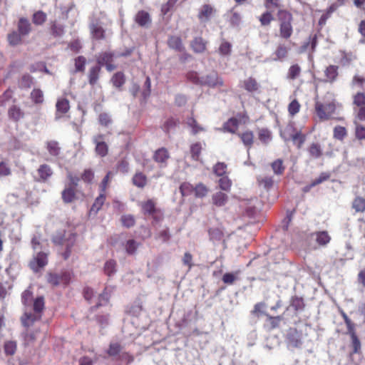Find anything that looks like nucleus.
Segmentation results:
<instances>
[{"label": "nucleus", "instance_id": "obj_42", "mask_svg": "<svg viewBox=\"0 0 365 365\" xmlns=\"http://www.w3.org/2000/svg\"><path fill=\"white\" fill-rule=\"evenodd\" d=\"M31 98L36 104H41L43 102V93L39 88L34 89L31 93Z\"/></svg>", "mask_w": 365, "mask_h": 365}, {"label": "nucleus", "instance_id": "obj_47", "mask_svg": "<svg viewBox=\"0 0 365 365\" xmlns=\"http://www.w3.org/2000/svg\"><path fill=\"white\" fill-rule=\"evenodd\" d=\"M208 188L202 183H198L194 187L195 196L197 197H203L208 193Z\"/></svg>", "mask_w": 365, "mask_h": 365}, {"label": "nucleus", "instance_id": "obj_32", "mask_svg": "<svg viewBox=\"0 0 365 365\" xmlns=\"http://www.w3.org/2000/svg\"><path fill=\"white\" fill-rule=\"evenodd\" d=\"M290 307L296 312L304 310L305 304L303 298L297 296L292 297L290 300Z\"/></svg>", "mask_w": 365, "mask_h": 365}, {"label": "nucleus", "instance_id": "obj_52", "mask_svg": "<svg viewBox=\"0 0 365 365\" xmlns=\"http://www.w3.org/2000/svg\"><path fill=\"white\" fill-rule=\"evenodd\" d=\"M151 81L149 76H147L143 84V88L141 93L143 100H146L150 95Z\"/></svg>", "mask_w": 365, "mask_h": 365}, {"label": "nucleus", "instance_id": "obj_23", "mask_svg": "<svg viewBox=\"0 0 365 365\" xmlns=\"http://www.w3.org/2000/svg\"><path fill=\"white\" fill-rule=\"evenodd\" d=\"M351 339V346L353 348L352 354H359L361 351V342L359 339L356 329L352 331H347Z\"/></svg>", "mask_w": 365, "mask_h": 365}, {"label": "nucleus", "instance_id": "obj_12", "mask_svg": "<svg viewBox=\"0 0 365 365\" xmlns=\"http://www.w3.org/2000/svg\"><path fill=\"white\" fill-rule=\"evenodd\" d=\"M264 315L266 317V324H264V327L268 330H273L278 328L281 322L284 319L281 315L273 317L267 313H264Z\"/></svg>", "mask_w": 365, "mask_h": 365}, {"label": "nucleus", "instance_id": "obj_26", "mask_svg": "<svg viewBox=\"0 0 365 365\" xmlns=\"http://www.w3.org/2000/svg\"><path fill=\"white\" fill-rule=\"evenodd\" d=\"M287 339L290 344L298 347L302 344L301 339L297 329H290L287 334Z\"/></svg>", "mask_w": 365, "mask_h": 365}, {"label": "nucleus", "instance_id": "obj_58", "mask_svg": "<svg viewBox=\"0 0 365 365\" xmlns=\"http://www.w3.org/2000/svg\"><path fill=\"white\" fill-rule=\"evenodd\" d=\"M213 172L217 176H225L227 172V165L224 163H217L213 168Z\"/></svg>", "mask_w": 365, "mask_h": 365}, {"label": "nucleus", "instance_id": "obj_53", "mask_svg": "<svg viewBox=\"0 0 365 365\" xmlns=\"http://www.w3.org/2000/svg\"><path fill=\"white\" fill-rule=\"evenodd\" d=\"M347 135L346 130L344 127L337 125L334 128V138L335 139L342 140Z\"/></svg>", "mask_w": 365, "mask_h": 365}, {"label": "nucleus", "instance_id": "obj_11", "mask_svg": "<svg viewBox=\"0 0 365 365\" xmlns=\"http://www.w3.org/2000/svg\"><path fill=\"white\" fill-rule=\"evenodd\" d=\"M312 237H315L316 242L319 246L325 247L331 241V237L327 231H319L311 234Z\"/></svg>", "mask_w": 365, "mask_h": 365}, {"label": "nucleus", "instance_id": "obj_50", "mask_svg": "<svg viewBox=\"0 0 365 365\" xmlns=\"http://www.w3.org/2000/svg\"><path fill=\"white\" fill-rule=\"evenodd\" d=\"M227 196L222 192H217L212 196V201L215 205H222L227 202Z\"/></svg>", "mask_w": 365, "mask_h": 365}, {"label": "nucleus", "instance_id": "obj_20", "mask_svg": "<svg viewBox=\"0 0 365 365\" xmlns=\"http://www.w3.org/2000/svg\"><path fill=\"white\" fill-rule=\"evenodd\" d=\"M101 68L100 66H94L89 69L88 74V83L92 86H95L100 76Z\"/></svg>", "mask_w": 365, "mask_h": 365}, {"label": "nucleus", "instance_id": "obj_3", "mask_svg": "<svg viewBox=\"0 0 365 365\" xmlns=\"http://www.w3.org/2000/svg\"><path fill=\"white\" fill-rule=\"evenodd\" d=\"M277 17L279 22V36L284 39L289 38L293 33L292 14L287 10H279Z\"/></svg>", "mask_w": 365, "mask_h": 365}, {"label": "nucleus", "instance_id": "obj_24", "mask_svg": "<svg viewBox=\"0 0 365 365\" xmlns=\"http://www.w3.org/2000/svg\"><path fill=\"white\" fill-rule=\"evenodd\" d=\"M169 157L168 150L164 148H161L155 151L153 159L157 163L165 164Z\"/></svg>", "mask_w": 365, "mask_h": 365}, {"label": "nucleus", "instance_id": "obj_49", "mask_svg": "<svg viewBox=\"0 0 365 365\" xmlns=\"http://www.w3.org/2000/svg\"><path fill=\"white\" fill-rule=\"evenodd\" d=\"M74 188L67 187L62 192V198L65 203H71L74 197Z\"/></svg>", "mask_w": 365, "mask_h": 365}, {"label": "nucleus", "instance_id": "obj_28", "mask_svg": "<svg viewBox=\"0 0 365 365\" xmlns=\"http://www.w3.org/2000/svg\"><path fill=\"white\" fill-rule=\"evenodd\" d=\"M258 139L260 142L267 145L272 140V136L271 131L267 128H261L258 130Z\"/></svg>", "mask_w": 365, "mask_h": 365}, {"label": "nucleus", "instance_id": "obj_38", "mask_svg": "<svg viewBox=\"0 0 365 365\" xmlns=\"http://www.w3.org/2000/svg\"><path fill=\"white\" fill-rule=\"evenodd\" d=\"M238 123L236 118H231L224 124L223 128L227 132L235 133L238 128Z\"/></svg>", "mask_w": 365, "mask_h": 365}, {"label": "nucleus", "instance_id": "obj_37", "mask_svg": "<svg viewBox=\"0 0 365 365\" xmlns=\"http://www.w3.org/2000/svg\"><path fill=\"white\" fill-rule=\"evenodd\" d=\"M4 349L6 356H13L17 349L16 341L11 340L5 341Z\"/></svg>", "mask_w": 365, "mask_h": 365}, {"label": "nucleus", "instance_id": "obj_18", "mask_svg": "<svg viewBox=\"0 0 365 365\" xmlns=\"http://www.w3.org/2000/svg\"><path fill=\"white\" fill-rule=\"evenodd\" d=\"M207 42L201 37L195 38L190 43V46L195 53H201L206 49Z\"/></svg>", "mask_w": 365, "mask_h": 365}, {"label": "nucleus", "instance_id": "obj_60", "mask_svg": "<svg viewBox=\"0 0 365 365\" xmlns=\"http://www.w3.org/2000/svg\"><path fill=\"white\" fill-rule=\"evenodd\" d=\"M300 104L297 100H293L288 106V112L291 116L296 115L300 109Z\"/></svg>", "mask_w": 365, "mask_h": 365}, {"label": "nucleus", "instance_id": "obj_21", "mask_svg": "<svg viewBox=\"0 0 365 365\" xmlns=\"http://www.w3.org/2000/svg\"><path fill=\"white\" fill-rule=\"evenodd\" d=\"M338 68L339 67L334 65H330L326 68L324 71L326 82L333 83L336 80L339 75Z\"/></svg>", "mask_w": 365, "mask_h": 365}, {"label": "nucleus", "instance_id": "obj_46", "mask_svg": "<svg viewBox=\"0 0 365 365\" xmlns=\"http://www.w3.org/2000/svg\"><path fill=\"white\" fill-rule=\"evenodd\" d=\"M272 168L274 174L279 175L283 174L285 167L283 165V161L281 159L274 160L271 164Z\"/></svg>", "mask_w": 365, "mask_h": 365}, {"label": "nucleus", "instance_id": "obj_5", "mask_svg": "<svg viewBox=\"0 0 365 365\" xmlns=\"http://www.w3.org/2000/svg\"><path fill=\"white\" fill-rule=\"evenodd\" d=\"M280 135L285 141L292 139L294 144L296 145L299 149L302 148L306 140L305 135L302 134L301 131H297L292 125H288L284 128V131L281 132Z\"/></svg>", "mask_w": 365, "mask_h": 365}, {"label": "nucleus", "instance_id": "obj_36", "mask_svg": "<svg viewBox=\"0 0 365 365\" xmlns=\"http://www.w3.org/2000/svg\"><path fill=\"white\" fill-rule=\"evenodd\" d=\"M259 87V86L257 81L252 77L244 81V88L249 92L256 91L258 90Z\"/></svg>", "mask_w": 365, "mask_h": 365}, {"label": "nucleus", "instance_id": "obj_64", "mask_svg": "<svg viewBox=\"0 0 365 365\" xmlns=\"http://www.w3.org/2000/svg\"><path fill=\"white\" fill-rule=\"evenodd\" d=\"M354 104L362 107L365 106V94L364 93H357L354 96Z\"/></svg>", "mask_w": 365, "mask_h": 365}, {"label": "nucleus", "instance_id": "obj_10", "mask_svg": "<svg viewBox=\"0 0 365 365\" xmlns=\"http://www.w3.org/2000/svg\"><path fill=\"white\" fill-rule=\"evenodd\" d=\"M135 22L140 27L149 28L152 23V19L148 12L141 10L135 16Z\"/></svg>", "mask_w": 365, "mask_h": 365}, {"label": "nucleus", "instance_id": "obj_54", "mask_svg": "<svg viewBox=\"0 0 365 365\" xmlns=\"http://www.w3.org/2000/svg\"><path fill=\"white\" fill-rule=\"evenodd\" d=\"M209 235L210 240L215 241H220L222 239L224 234L223 232L220 228L215 227L209 230Z\"/></svg>", "mask_w": 365, "mask_h": 365}, {"label": "nucleus", "instance_id": "obj_56", "mask_svg": "<svg viewBox=\"0 0 365 365\" xmlns=\"http://www.w3.org/2000/svg\"><path fill=\"white\" fill-rule=\"evenodd\" d=\"M258 182L259 185H262L265 189H270L274 184V180L272 177L264 176V177H259L257 178Z\"/></svg>", "mask_w": 365, "mask_h": 365}, {"label": "nucleus", "instance_id": "obj_9", "mask_svg": "<svg viewBox=\"0 0 365 365\" xmlns=\"http://www.w3.org/2000/svg\"><path fill=\"white\" fill-rule=\"evenodd\" d=\"M202 85L215 88L222 86L223 81L218 76L217 73L212 72L205 76L202 77Z\"/></svg>", "mask_w": 365, "mask_h": 365}, {"label": "nucleus", "instance_id": "obj_30", "mask_svg": "<svg viewBox=\"0 0 365 365\" xmlns=\"http://www.w3.org/2000/svg\"><path fill=\"white\" fill-rule=\"evenodd\" d=\"M64 26L56 21L51 23V34L53 37H61L64 34Z\"/></svg>", "mask_w": 365, "mask_h": 365}, {"label": "nucleus", "instance_id": "obj_61", "mask_svg": "<svg viewBox=\"0 0 365 365\" xmlns=\"http://www.w3.org/2000/svg\"><path fill=\"white\" fill-rule=\"evenodd\" d=\"M99 123L105 127H108L112 123V119L107 113H101L98 116Z\"/></svg>", "mask_w": 365, "mask_h": 365}, {"label": "nucleus", "instance_id": "obj_25", "mask_svg": "<svg viewBox=\"0 0 365 365\" xmlns=\"http://www.w3.org/2000/svg\"><path fill=\"white\" fill-rule=\"evenodd\" d=\"M46 149L48 153L54 157L60 155L61 148L59 143L56 140H49L46 142Z\"/></svg>", "mask_w": 365, "mask_h": 365}, {"label": "nucleus", "instance_id": "obj_43", "mask_svg": "<svg viewBox=\"0 0 365 365\" xmlns=\"http://www.w3.org/2000/svg\"><path fill=\"white\" fill-rule=\"evenodd\" d=\"M8 41L10 45L14 46H16L21 42V34L19 31H12L11 33L8 34Z\"/></svg>", "mask_w": 365, "mask_h": 365}, {"label": "nucleus", "instance_id": "obj_39", "mask_svg": "<svg viewBox=\"0 0 365 365\" xmlns=\"http://www.w3.org/2000/svg\"><path fill=\"white\" fill-rule=\"evenodd\" d=\"M45 308V302L43 297H38L35 299L33 304L34 312L42 314V312Z\"/></svg>", "mask_w": 365, "mask_h": 365}, {"label": "nucleus", "instance_id": "obj_34", "mask_svg": "<svg viewBox=\"0 0 365 365\" xmlns=\"http://www.w3.org/2000/svg\"><path fill=\"white\" fill-rule=\"evenodd\" d=\"M113 54L110 52H103L99 54L97 57V66H100L101 67L105 66L108 63H111L113 61Z\"/></svg>", "mask_w": 365, "mask_h": 365}, {"label": "nucleus", "instance_id": "obj_51", "mask_svg": "<svg viewBox=\"0 0 365 365\" xmlns=\"http://www.w3.org/2000/svg\"><path fill=\"white\" fill-rule=\"evenodd\" d=\"M116 262L113 259H110L105 263L104 272L108 276H111L116 271Z\"/></svg>", "mask_w": 365, "mask_h": 365}, {"label": "nucleus", "instance_id": "obj_40", "mask_svg": "<svg viewBox=\"0 0 365 365\" xmlns=\"http://www.w3.org/2000/svg\"><path fill=\"white\" fill-rule=\"evenodd\" d=\"M301 73V68L298 64L292 65L289 67L287 78L289 80H294L297 78Z\"/></svg>", "mask_w": 365, "mask_h": 365}, {"label": "nucleus", "instance_id": "obj_45", "mask_svg": "<svg viewBox=\"0 0 365 365\" xmlns=\"http://www.w3.org/2000/svg\"><path fill=\"white\" fill-rule=\"evenodd\" d=\"M202 150L200 143H195L190 146V153L192 158L195 161L200 160V155Z\"/></svg>", "mask_w": 365, "mask_h": 365}, {"label": "nucleus", "instance_id": "obj_14", "mask_svg": "<svg viewBox=\"0 0 365 365\" xmlns=\"http://www.w3.org/2000/svg\"><path fill=\"white\" fill-rule=\"evenodd\" d=\"M56 119L60 118L62 115L66 113L70 108L69 101L66 98H61L57 101Z\"/></svg>", "mask_w": 365, "mask_h": 365}, {"label": "nucleus", "instance_id": "obj_31", "mask_svg": "<svg viewBox=\"0 0 365 365\" xmlns=\"http://www.w3.org/2000/svg\"><path fill=\"white\" fill-rule=\"evenodd\" d=\"M308 152L310 157L314 159L319 158L323 154L322 147L317 143H312L308 148Z\"/></svg>", "mask_w": 365, "mask_h": 365}, {"label": "nucleus", "instance_id": "obj_17", "mask_svg": "<svg viewBox=\"0 0 365 365\" xmlns=\"http://www.w3.org/2000/svg\"><path fill=\"white\" fill-rule=\"evenodd\" d=\"M17 27L18 31L23 36H27L31 30V23L26 18L24 17H21L19 19Z\"/></svg>", "mask_w": 365, "mask_h": 365}, {"label": "nucleus", "instance_id": "obj_19", "mask_svg": "<svg viewBox=\"0 0 365 365\" xmlns=\"http://www.w3.org/2000/svg\"><path fill=\"white\" fill-rule=\"evenodd\" d=\"M168 45L170 48L174 49L176 51L181 52L185 49L182 40L179 36H170L168 40Z\"/></svg>", "mask_w": 365, "mask_h": 365}, {"label": "nucleus", "instance_id": "obj_62", "mask_svg": "<svg viewBox=\"0 0 365 365\" xmlns=\"http://www.w3.org/2000/svg\"><path fill=\"white\" fill-rule=\"evenodd\" d=\"M121 222L124 227H131L135 225V219L133 215H125L121 217Z\"/></svg>", "mask_w": 365, "mask_h": 365}, {"label": "nucleus", "instance_id": "obj_27", "mask_svg": "<svg viewBox=\"0 0 365 365\" xmlns=\"http://www.w3.org/2000/svg\"><path fill=\"white\" fill-rule=\"evenodd\" d=\"M133 184L140 188H143L147 184V177L143 173H136L132 178Z\"/></svg>", "mask_w": 365, "mask_h": 365}, {"label": "nucleus", "instance_id": "obj_57", "mask_svg": "<svg viewBox=\"0 0 365 365\" xmlns=\"http://www.w3.org/2000/svg\"><path fill=\"white\" fill-rule=\"evenodd\" d=\"M212 14V8L207 4L202 6L198 16L199 19L202 20L203 19H208Z\"/></svg>", "mask_w": 365, "mask_h": 365}, {"label": "nucleus", "instance_id": "obj_6", "mask_svg": "<svg viewBox=\"0 0 365 365\" xmlns=\"http://www.w3.org/2000/svg\"><path fill=\"white\" fill-rule=\"evenodd\" d=\"M48 264V254L43 252H38L30 261L29 267L34 272H38Z\"/></svg>", "mask_w": 365, "mask_h": 365}, {"label": "nucleus", "instance_id": "obj_48", "mask_svg": "<svg viewBox=\"0 0 365 365\" xmlns=\"http://www.w3.org/2000/svg\"><path fill=\"white\" fill-rule=\"evenodd\" d=\"M34 83V78L29 74H24L19 81V86L22 88H30Z\"/></svg>", "mask_w": 365, "mask_h": 365}, {"label": "nucleus", "instance_id": "obj_13", "mask_svg": "<svg viewBox=\"0 0 365 365\" xmlns=\"http://www.w3.org/2000/svg\"><path fill=\"white\" fill-rule=\"evenodd\" d=\"M4 276L0 266V301L4 300L11 290L13 286L8 281L4 280Z\"/></svg>", "mask_w": 365, "mask_h": 365}, {"label": "nucleus", "instance_id": "obj_63", "mask_svg": "<svg viewBox=\"0 0 365 365\" xmlns=\"http://www.w3.org/2000/svg\"><path fill=\"white\" fill-rule=\"evenodd\" d=\"M86 59L85 57L80 56L75 59V67L76 71L80 72L83 71L85 69V65Z\"/></svg>", "mask_w": 365, "mask_h": 365}, {"label": "nucleus", "instance_id": "obj_7", "mask_svg": "<svg viewBox=\"0 0 365 365\" xmlns=\"http://www.w3.org/2000/svg\"><path fill=\"white\" fill-rule=\"evenodd\" d=\"M53 172L50 165L42 164L37 169V176L34 177V180L38 182H46L52 176Z\"/></svg>", "mask_w": 365, "mask_h": 365}, {"label": "nucleus", "instance_id": "obj_35", "mask_svg": "<svg viewBox=\"0 0 365 365\" xmlns=\"http://www.w3.org/2000/svg\"><path fill=\"white\" fill-rule=\"evenodd\" d=\"M111 82L113 86L120 88L125 82V75L120 71L115 73L111 78Z\"/></svg>", "mask_w": 365, "mask_h": 365}, {"label": "nucleus", "instance_id": "obj_33", "mask_svg": "<svg viewBox=\"0 0 365 365\" xmlns=\"http://www.w3.org/2000/svg\"><path fill=\"white\" fill-rule=\"evenodd\" d=\"M108 302H109V297L105 289L103 292V293L99 294L98 303L96 305L90 307V312H96L99 307H101L103 305L106 304L107 303H108Z\"/></svg>", "mask_w": 365, "mask_h": 365}, {"label": "nucleus", "instance_id": "obj_15", "mask_svg": "<svg viewBox=\"0 0 365 365\" xmlns=\"http://www.w3.org/2000/svg\"><path fill=\"white\" fill-rule=\"evenodd\" d=\"M42 314L34 313H25L21 317V323L24 327H29L32 326L35 322L41 319Z\"/></svg>", "mask_w": 365, "mask_h": 365}, {"label": "nucleus", "instance_id": "obj_4", "mask_svg": "<svg viewBox=\"0 0 365 365\" xmlns=\"http://www.w3.org/2000/svg\"><path fill=\"white\" fill-rule=\"evenodd\" d=\"M336 110V106L334 100L317 101L315 103V111L322 120H329Z\"/></svg>", "mask_w": 365, "mask_h": 365}, {"label": "nucleus", "instance_id": "obj_22", "mask_svg": "<svg viewBox=\"0 0 365 365\" xmlns=\"http://www.w3.org/2000/svg\"><path fill=\"white\" fill-rule=\"evenodd\" d=\"M185 123L191 128V133L192 135H197L200 132L205 130V128L192 116L187 117L185 120Z\"/></svg>", "mask_w": 365, "mask_h": 365}, {"label": "nucleus", "instance_id": "obj_16", "mask_svg": "<svg viewBox=\"0 0 365 365\" xmlns=\"http://www.w3.org/2000/svg\"><path fill=\"white\" fill-rule=\"evenodd\" d=\"M243 145L247 148L249 153L250 149L254 144V133L252 131L246 130L243 133H237Z\"/></svg>", "mask_w": 365, "mask_h": 365}, {"label": "nucleus", "instance_id": "obj_55", "mask_svg": "<svg viewBox=\"0 0 365 365\" xmlns=\"http://www.w3.org/2000/svg\"><path fill=\"white\" fill-rule=\"evenodd\" d=\"M46 280L53 287H57L61 284L60 277L56 273L48 272L46 275Z\"/></svg>", "mask_w": 365, "mask_h": 365}, {"label": "nucleus", "instance_id": "obj_41", "mask_svg": "<svg viewBox=\"0 0 365 365\" xmlns=\"http://www.w3.org/2000/svg\"><path fill=\"white\" fill-rule=\"evenodd\" d=\"M9 116L14 121H18L23 117V113L16 106H13L9 109Z\"/></svg>", "mask_w": 365, "mask_h": 365}, {"label": "nucleus", "instance_id": "obj_1", "mask_svg": "<svg viewBox=\"0 0 365 365\" xmlns=\"http://www.w3.org/2000/svg\"><path fill=\"white\" fill-rule=\"evenodd\" d=\"M76 235L75 227L66 222L58 225L56 232L52 237L54 245L66 247L65 251L61 252L65 260L71 256V249L76 243Z\"/></svg>", "mask_w": 365, "mask_h": 365}, {"label": "nucleus", "instance_id": "obj_29", "mask_svg": "<svg viewBox=\"0 0 365 365\" xmlns=\"http://www.w3.org/2000/svg\"><path fill=\"white\" fill-rule=\"evenodd\" d=\"M290 48L287 46L284 43H279L276 51H274L275 58L274 60H282L287 56L288 52Z\"/></svg>", "mask_w": 365, "mask_h": 365}, {"label": "nucleus", "instance_id": "obj_2", "mask_svg": "<svg viewBox=\"0 0 365 365\" xmlns=\"http://www.w3.org/2000/svg\"><path fill=\"white\" fill-rule=\"evenodd\" d=\"M107 15L101 11H94L88 18V29L92 40H104L106 37L104 26Z\"/></svg>", "mask_w": 365, "mask_h": 365}, {"label": "nucleus", "instance_id": "obj_8", "mask_svg": "<svg viewBox=\"0 0 365 365\" xmlns=\"http://www.w3.org/2000/svg\"><path fill=\"white\" fill-rule=\"evenodd\" d=\"M103 135L99 134L93 136V141L96 144V153L101 157H105L108 152V145L103 140Z\"/></svg>", "mask_w": 365, "mask_h": 365}, {"label": "nucleus", "instance_id": "obj_44", "mask_svg": "<svg viewBox=\"0 0 365 365\" xmlns=\"http://www.w3.org/2000/svg\"><path fill=\"white\" fill-rule=\"evenodd\" d=\"M47 19L46 14L42 11H38L33 15L32 21L36 25H42Z\"/></svg>", "mask_w": 365, "mask_h": 365}, {"label": "nucleus", "instance_id": "obj_59", "mask_svg": "<svg viewBox=\"0 0 365 365\" xmlns=\"http://www.w3.org/2000/svg\"><path fill=\"white\" fill-rule=\"evenodd\" d=\"M121 349V346L118 343H111L109 345L107 353L110 356H115L119 354Z\"/></svg>", "mask_w": 365, "mask_h": 365}]
</instances>
